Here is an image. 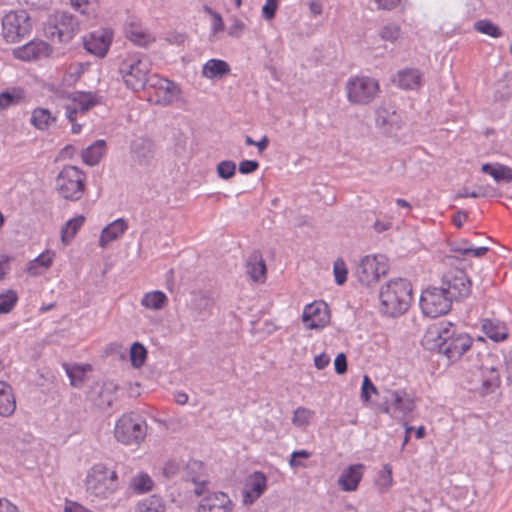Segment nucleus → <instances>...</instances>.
I'll list each match as a JSON object with an SVG mask.
<instances>
[{
	"instance_id": "obj_10",
	"label": "nucleus",
	"mask_w": 512,
	"mask_h": 512,
	"mask_svg": "<svg viewBox=\"0 0 512 512\" xmlns=\"http://www.w3.org/2000/svg\"><path fill=\"white\" fill-rule=\"evenodd\" d=\"M454 300L441 287H428L420 297V307L426 316L436 318L449 312Z\"/></svg>"
},
{
	"instance_id": "obj_58",
	"label": "nucleus",
	"mask_w": 512,
	"mask_h": 512,
	"mask_svg": "<svg viewBox=\"0 0 512 512\" xmlns=\"http://www.w3.org/2000/svg\"><path fill=\"white\" fill-rule=\"evenodd\" d=\"M329 363H330V357L325 353L316 355L314 358V365L319 370L326 368L329 365Z\"/></svg>"
},
{
	"instance_id": "obj_24",
	"label": "nucleus",
	"mask_w": 512,
	"mask_h": 512,
	"mask_svg": "<svg viewBox=\"0 0 512 512\" xmlns=\"http://www.w3.org/2000/svg\"><path fill=\"white\" fill-rule=\"evenodd\" d=\"M481 328L486 337L494 342H502L508 337L507 325L499 319H483Z\"/></svg>"
},
{
	"instance_id": "obj_16",
	"label": "nucleus",
	"mask_w": 512,
	"mask_h": 512,
	"mask_svg": "<svg viewBox=\"0 0 512 512\" xmlns=\"http://www.w3.org/2000/svg\"><path fill=\"white\" fill-rule=\"evenodd\" d=\"M329 319L327 305L322 301H314L304 307L302 321L309 329L323 328Z\"/></svg>"
},
{
	"instance_id": "obj_45",
	"label": "nucleus",
	"mask_w": 512,
	"mask_h": 512,
	"mask_svg": "<svg viewBox=\"0 0 512 512\" xmlns=\"http://www.w3.org/2000/svg\"><path fill=\"white\" fill-rule=\"evenodd\" d=\"M313 415L314 412L312 410L305 407H298L293 412L292 423L296 427H305L309 425Z\"/></svg>"
},
{
	"instance_id": "obj_55",
	"label": "nucleus",
	"mask_w": 512,
	"mask_h": 512,
	"mask_svg": "<svg viewBox=\"0 0 512 512\" xmlns=\"http://www.w3.org/2000/svg\"><path fill=\"white\" fill-rule=\"evenodd\" d=\"M63 512H93L76 501L66 500Z\"/></svg>"
},
{
	"instance_id": "obj_12",
	"label": "nucleus",
	"mask_w": 512,
	"mask_h": 512,
	"mask_svg": "<svg viewBox=\"0 0 512 512\" xmlns=\"http://www.w3.org/2000/svg\"><path fill=\"white\" fill-rule=\"evenodd\" d=\"M441 289L453 300H461L471 293V281L461 268H451L443 273Z\"/></svg>"
},
{
	"instance_id": "obj_32",
	"label": "nucleus",
	"mask_w": 512,
	"mask_h": 512,
	"mask_svg": "<svg viewBox=\"0 0 512 512\" xmlns=\"http://www.w3.org/2000/svg\"><path fill=\"white\" fill-rule=\"evenodd\" d=\"M25 99V91L23 88L14 86L7 88L0 93V110H6L10 107L17 106Z\"/></svg>"
},
{
	"instance_id": "obj_15",
	"label": "nucleus",
	"mask_w": 512,
	"mask_h": 512,
	"mask_svg": "<svg viewBox=\"0 0 512 512\" xmlns=\"http://www.w3.org/2000/svg\"><path fill=\"white\" fill-rule=\"evenodd\" d=\"M267 489V477L261 471H255L245 478L242 488V502L253 504Z\"/></svg>"
},
{
	"instance_id": "obj_31",
	"label": "nucleus",
	"mask_w": 512,
	"mask_h": 512,
	"mask_svg": "<svg viewBox=\"0 0 512 512\" xmlns=\"http://www.w3.org/2000/svg\"><path fill=\"white\" fill-rule=\"evenodd\" d=\"M230 72L229 64L221 59H209L202 69V74L208 79L222 78Z\"/></svg>"
},
{
	"instance_id": "obj_46",
	"label": "nucleus",
	"mask_w": 512,
	"mask_h": 512,
	"mask_svg": "<svg viewBox=\"0 0 512 512\" xmlns=\"http://www.w3.org/2000/svg\"><path fill=\"white\" fill-rule=\"evenodd\" d=\"M217 175L223 179L228 180L232 178L236 173V164L232 160H223L217 164L216 167Z\"/></svg>"
},
{
	"instance_id": "obj_25",
	"label": "nucleus",
	"mask_w": 512,
	"mask_h": 512,
	"mask_svg": "<svg viewBox=\"0 0 512 512\" xmlns=\"http://www.w3.org/2000/svg\"><path fill=\"white\" fill-rule=\"evenodd\" d=\"M247 274L255 282H264L266 279V263L260 252L250 254L246 263Z\"/></svg>"
},
{
	"instance_id": "obj_41",
	"label": "nucleus",
	"mask_w": 512,
	"mask_h": 512,
	"mask_svg": "<svg viewBox=\"0 0 512 512\" xmlns=\"http://www.w3.org/2000/svg\"><path fill=\"white\" fill-rule=\"evenodd\" d=\"M204 11L206 13H208L211 17V23H210V39L211 40H216L219 38V33L220 32H223L224 29H225V24H224V21L222 19V16L212 10L210 7L208 6H204Z\"/></svg>"
},
{
	"instance_id": "obj_2",
	"label": "nucleus",
	"mask_w": 512,
	"mask_h": 512,
	"mask_svg": "<svg viewBox=\"0 0 512 512\" xmlns=\"http://www.w3.org/2000/svg\"><path fill=\"white\" fill-rule=\"evenodd\" d=\"M72 9L82 17L81 21L91 24L96 19V4L98 2H70ZM80 20L76 16L57 11L50 15L44 24L45 36L54 43L71 41L79 30Z\"/></svg>"
},
{
	"instance_id": "obj_30",
	"label": "nucleus",
	"mask_w": 512,
	"mask_h": 512,
	"mask_svg": "<svg viewBox=\"0 0 512 512\" xmlns=\"http://www.w3.org/2000/svg\"><path fill=\"white\" fill-rule=\"evenodd\" d=\"M15 409L16 401L11 386L4 381H0V415L8 417L14 413Z\"/></svg>"
},
{
	"instance_id": "obj_50",
	"label": "nucleus",
	"mask_w": 512,
	"mask_h": 512,
	"mask_svg": "<svg viewBox=\"0 0 512 512\" xmlns=\"http://www.w3.org/2000/svg\"><path fill=\"white\" fill-rule=\"evenodd\" d=\"M400 27L396 24L385 25L380 31L381 39L389 42H395L400 36Z\"/></svg>"
},
{
	"instance_id": "obj_19",
	"label": "nucleus",
	"mask_w": 512,
	"mask_h": 512,
	"mask_svg": "<svg viewBox=\"0 0 512 512\" xmlns=\"http://www.w3.org/2000/svg\"><path fill=\"white\" fill-rule=\"evenodd\" d=\"M376 123L392 133L401 128L402 116L393 106H381L376 111Z\"/></svg>"
},
{
	"instance_id": "obj_39",
	"label": "nucleus",
	"mask_w": 512,
	"mask_h": 512,
	"mask_svg": "<svg viewBox=\"0 0 512 512\" xmlns=\"http://www.w3.org/2000/svg\"><path fill=\"white\" fill-rule=\"evenodd\" d=\"M500 385V375L494 367H484L482 371V386L486 392L493 391Z\"/></svg>"
},
{
	"instance_id": "obj_26",
	"label": "nucleus",
	"mask_w": 512,
	"mask_h": 512,
	"mask_svg": "<svg viewBox=\"0 0 512 512\" xmlns=\"http://www.w3.org/2000/svg\"><path fill=\"white\" fill-rule=\"evenodd\" d=\"M54 256L55 253L53 251L45 250L28 262L26 272L33 277L42 275L51 267Z\"/></svg>"
},
{
	"instance_id": "obj_43",
	"label": "nucleus",
	"mask_w": 512,
	"mask_h": 512,
	"mask_svg": "<svg viewBox=\"0 0 512 512\" xmlns=\"http://www.w3.org/2000/svg\"><path fill=\"white\" fill-rule=\"evenodd\" d=\"M131 486L135 492L142 494L152 489L153 480L147 473L141 472L132 478Z\"/></svg>"
},
{
	"instance_id": "obj_47",
	"label": "nucleus",
	"mask_w": 512,
	"mask_h": 512,
	"mask_svg": "<svg viewBox=\"0 0 512 512\" xmlns=\"http://www.w3.org/2000/svg\"><path fill=\"white\" fill-rule=\"evenodd\" d=\"M377 485L382 491L388 490L393 485L392 468L389 464H385L380 471Z\"/></svg>"
},
{
	"instance_id": "obj_14",
	"label": "nucleus",
	"mask_w": 512,
	"mask_h": 512,
	"mask_svg": "<svg viewBox=\"0 0 512 512\" xmlns=\"http://www.w3.org/2000/svg\"><path fill=\"white\" fill-rule=\"evenodd\" d=\"M113 39L110 29H98L83 37L84 49L99 58L106 56Z\"/></svg>"
},
{
	"instance_id": "obj_53",
	"label": "nucleus",
	"mask_w": 512,
	"mask_h": 512,
	"mask_svg": "<svg viewBox=\"0 0 512 512\" xmlns=\"http://www.w3.org/2000/svg\"><path fill=\"white\" fill-rule=\"evenodd\" d=\"M259 168V163L256 160H242L239 163V172L241 174H251Z\"/></svg>"
},
{
	"instance_id": "obj_36",
	"label": "nucleus",
	"mask_w": 512,
	"mask_h": 512,
	"mask_svg": "<svg viewBox=\"0 0 512 512\" xmlns=\"http://www.w3.org/2000/svg\"><path fill=\"white\" fill-rule=\"evenodd\" d=\"M165 503L157 495H151L137 502L134 512H165Z\"/></svg>"
},
{
	"instance_id": "obj_22",
	"label": "nucleus",
	"mask_w": 512,
	"mask_h": 512,
	"mask_svg": "<svg viewBox=\"0 0 512 512\" xmlns=\"http://www.w3.org/2000/svg\"><path fill=\"white\" fill-rule=\"evenodd\" d=\"M129 228L124 218H118L106 225L99 237V246L106 248L111 242L118 240Z\"/></svg>"
},
{
	"instance_id": "obj_11",
	"label": "nucleus",
	"mask_w": 512,
	"mask_h": 512,
	"mask_svg": "<svg viewBox=\"0 0 512 512\" xmlns=\"http://www.w3.org/2000/svg\"><path fill=\"white\" fill-rule=\"evenodd\" d=\"M346 92L349 102L368 104L379 92V83L374 78L367 76L351 77L346 83Z\"/></svg>"
},
{
	"instance_id": "obj_34",
	"label": "nucleus",
	"mask_w": 512,
	"mask_h": 512,
	"mask_svg": "<svg viewBox=\"0 0 512 512\" xmlns=\"http://www.w3.org/2000/svg\"><path fill=\"white\" fill-rule=\"evenodd\" d=\"M168 302V298L166 294L160 290H153L147 292L141 298V305L149 310H160L162 309Z\"/></svg>"
},
{
	"instance_id": "obj_59",
	"label": "nucleus",
	"mask_w": 512,
	"mask_h": 512,
	"mask_svg": "<svg viewBox=\"0 0 512 512\" xmlns=\"http://www.w3.org/2000/svg\"><path fill=\"white\" fill-rule=\"evenodd\" d=\"M11 261V257L6 254H2L0 256V281L5 277V275L9 271V262Z\"/></svg>"
},
{
	"instance_id": "obj_18",
	"label": "nucleus",
	"mask_w": 512,
	"mask_h": 512,
	"mask_svg": "<svg viewBox=\"0 0 512 512\" xmlns=\"http://www.w3.org/2000/svg\"><path fill=\"white\" fill-rule=\"evenodd\" d=\"M233 503L224 492H209L199 501L197 512H231Z\"/></svg>"
},
{
	"instance_id": "obj_33",
	"label": "nucleus",
	"mask_w": 512,
	"mask_h": 512,
	"mask_svg": "<svg viewBox=\"0 0 512 512\" xmlns=\"http://www.w3.org/2000/svg\"><path fill=\"white\" fill-rule=\"evenodd\" d=\"M391 403L395 410L406 415L415 408L414 400L404 390H394L390 393Z\"/></svg>"
},
{
	"instance_id": "obj_60",
	"label": "nucleus",
	"mask_w": 512,
	"mask_h": 512,
	"mask_svg": "<svg viewBox=\"0 0 512 512\" xmlns=\"http://www.w3.org/2000/svg\"><path fill=\"white\" fill-rule=\"evenodd\" d=\"M470 247H471L470 242L463 240L458 243H455L453 250L457 253L464 255V256H468Z\"/></svg>"
},
{
	"instance_id": "obj_51",
	"label": "nucleus",
	"mask_w": 512,
	"mask_h": 512,
	"mask_svg": "<svg viewBox=\"0 0 512 512\" xmlns=\"http://www.w3.org/2000/svg\"><path fill=\"white\" fill-rule=\"evenodd\" d=\"M377 389L371 379L365 375L362 381L361 386V399L363 402H369L371 398V394H376Z\"/></svg>"
},
{
	"instance_id": "obj_3",
	"label": "nucleus",
	"mask_w": 512,
	"mask_h": 512,
	"mask_svg": "<svg viewBox=\"0 0 512 512\" xmlns=\"http://www.w3.org/2000/svg\"><path fill=\"white\" fill-rule=\"evenodd\" d=\"M380 311L390 317L404 314L412 301V287L408 280L396 278L381 286L379 292Z\"/></svg>"
},
{
	"instance_id": "obj_54",
	"label": "nucleus",
	"mask_w": 512,
	"mask_h": 512,
	"mask_svg": "<svg viewBox=\"0 0 512 512\" xmlns=\"http://www.w3.org/2000/svg\"><path fill=\"white\" fill-rule=\"evenodd\" d=\"M79 114H82L80 109L72 101L65 106V116L70 123L75 122Z\"/></svg>"
},
{
	"instance_id": "obj_40",
	"label": "nucleus",
	"mask_w": 512,
	"mask_h": 512,
	"mask_svg": "<svg viewBox=\"0 0 512 512\" xmlns=\"http://www.w3.org/2000/svg\"><path fill=\"white\" fill-rule=\"evenodd\" d=\"M19 300L18 294L13 289H7L0 293V314L10 313Z\"/></svg>"
},
{
	"instance_id": "obj_48",
	"label": "nucleus",
	"mask_w": 512,
	"mask_h": 512,
	"mask_svg": "<svg viewBox=\"0 0 512 512\" xmlns=\"http://www.w3.org/2000/svg\"><path fill=\"white\" fill-rule=\"evenodd\" d=\"M333 273L335 277V282L338 285H342L347 280L348 270L346 268V264L343 259L338 258L333 265Z\"/></svg>"
},
{
	"instance_id": "obj_7",
	"label": "nucleus",
	"mask_w": 512,
	"mask_h": 512,
	"mask_svg": "<svg viewBox=\"0 0 512 512\" xmlns=\"http://www.w3.org/2000/svg\"><path fill=\"white\" fill-rule=\"evenodd\" d=\"M86 175L76 166H65L56 178L59 195L70 201H78L84 193Z\"/></svg>"
},
{
	"instance_id": "obj_5",
	"label": "nucleus",
	"mask_w": 512,
	"mask_h": 512,
	"mask_svg": "<svg viewBox=\"0 0 512 512\" xmlns=\"http://www.w3.org/2000/svg\"><path fill=\"white\" fill-rule=\"evenodd\" d=\"M151 62L145 55H128L120 64L119 71L126 86L134 91L143 90L149 82Z\"/></svg>"
},
{
	"instance_id": "obj_29",
	"label": "nucleus",
	"mask_w": 512,
	"mask_h": 512,
	"mask_svg": "<svg viewBox=\"0 0 512 512\" xmlns=\"http://www.w3.org/2000/svg\"><path fill=\"white\" fill-rule=\"evenodd\" d=\"M105 152L106 142L105 140L99 139L85 148L81 153V157L85 164L95 166L100 162Z\"/></svg>"
},
{
	"instance_id": "obj_56",
	"label": "nucleus",
	"mask_w": 512,
	"mask_h": 512,
	"mask_svg": "<svg viewBox=\"0 0 512 512\" xmlns=\"http://www.w3.org/2000/svg\"><path fill=\"white\" fill-rule=\"evenodd\" d=\"M334 367L337 374H344L347 371V359L343 353L336 356Z\"/></svg>"
},
{
	"instance_id": "obj_37",
	"label": "nucleus",
	"mask_w": 512,
	"mask_h": 512,
	"mask_svg": "<svg viewBox=\"0 0 512 512\" xmlns=\"http://www.w3.org/2000/svg\"><path fill=\"white\" fill-rule=\"evenodd\" d=\"M85 217L78 215L68 220L61 229V241L65 245L69 244L75 237L79 229L84 225Z\"/></svg>"
},
{
	"instance_id": "obj_21",
	"label": "nucleus",
	"mask_w": 512,
	"mask_h": 512,
	"mask_svg": "<svg viewBox=\"0 0 512 512\" xmlns=\"http://www.w3.org/2000/svg\"><path fill=\"white\" fill-rule=\"evenodd\" d=\"M125 34L129 41L142 47L154 41V37L142 28L141 22L135 17H129L127 19Z\"/></svg>"
},
{
	"instance_id": "obj_64",
	"label": "nucleus",
	"mask_w": 512,
	"mask_h": 512,
	"mask_svg": "<svg viewBox=\"0 0 512 512\" xmlns=\"http://www.w3.org/2000/svg\"><path fill=\"white\" fill-rule=\"evenodd\" d=\"M192 481L195 484L194 493L196 495H201L204 492L205 480L192 478Z\"/></svg>"
},
{
	"instance_id": "obj_28",
	"label": "nucleus",
	"mask_w": 512,
	"mask_h": 512,
	"mask_svg": "<svg viewBox=\"0 0 512 512\" xmlns=\"http://www.w3.org/2000/svg\"><path fill=\"white\" fill-rule=\"evenodd\" d=\"M481 171L490 175L497 183H510L512 181V168L499 163H485Z\"/></svg>"
},
{
	"instance_id": "obj_63",
	"label": "nucleus",
	"mask_w": 512,
	"mask_h": 512,
	"mask_svg": "<svg viewBox=\"0 0 512 512\" xmlns=\"http://www.w3.org/2000/svg\"><path fill=\"white\" fill-rule=\"evenodd\" d=\"M488 251V248L487 247H484V246H481V247H473L471 245L470 249H469V255L468 256H473V257H482L484 256Z\"/></svg>"
},
{
	"instance_id": "obj_38",
	"label": "nucleus",
	"mask_w": 512,
	"mask_h": 512,
	"mask_svg": "<svg viewBox=\"0 0 512 512\" xmlns=\"http://www.w3.org/2000/svg\"><path fill=\"white\" fill-rule=\"evenodd\" d=\"M64 369L67 376L70 379V383L73 387L79 388L84 382L85 375L91 370L90 365H73L64 364Z\"/></svg>"
},
{
	"instance_id": "obj_42",
	"label": "nucleus",
	"mask_w": 512,
	"mask_h": 512,
	"mask_svg": "<svg viewBox=\"0 0 512 512\" xmlns=\"http://www.w3.org/2000/svg\"><path fill=\"white\" fill-rule=\"evenodd\" d=\"M474 29L484 35L492 38H499L502 36L501 29L492 21L487 19H480L474 23Z\"/></svg>"
},
{
	"instance_id": "obj_13",
	"label": "nucleus",
	"mask_w": 512,
	"mask_h": 512,
	"mask_svg": "<svg viewBox=\"0 0 512 512\" xmlns=\"http://www.w3.org/2000/svg\"><path fill=\"white\" fill-rule=\"evenodd\" d=\"M385 258L382 255H366L359 261L355 275L363 285L376 282L386 272Z\"/></svg>"
},
{
	"instance_id": "obj_52",
	"label": "nucleus",
	"mask_w": 512,
	"mask_h": 512,
	"mask_svg": "<svg viewBox=\"0 0 512 512\" xmlns=\"http://www.w3.org/2000/svg\"><path fill=\"white\" fill-rule=\"evenodd\" d=\"M311 456V453L307 450H295L291 454L289 465L292 468L303 467L304 464L299 460L301 458L307 459Z\"/></svg>"
},
{
	"instance_id": "obj_44",
	"label": "nucleus",
	"mask_w": 512,
	"mask_h": 512,
	"mask_svg": "<svg viewBox=\"0 0 512 512\" xmlns=\"http://www.w3.org/2000/svg\"><path fill=\"white\" fill-rule=\"evenodd\" d=\"M147 357L146 348L139 342L132 344L130 348V361L133 367L140 368Z\"/></svg>"
},
{
	"instance_id": "obj_17",
	"label": "nucleus",
	"mask_w": 512,
	"mask_h": 512,
	"mask_svg": "<svg viewBox=\"0 0 512 512\" xmlns=\"http://www.w3.org/2000/svg\"><path fill=\"white\" fill-rule=\"evenodd\" d=\"M154 153V144L148 138L137 137L130 144V156L137 166H149L154 158Z\"/></svg>"
},
{
	"instance_id": "obj_9",
	"label": "nucleus",
	"mask_w": 512,
	"mask_h": 512,
	"mask_svg": "<svg viewBox=\"0 0 512 512\" xmlns=\"http://www.w3.org/2000/svg\"><path fill=\"white\" fill-rule=\"evenodd\" d=\"M143 90L149 102L163 106L177 101L180 95V89L174 82L157 74L150 75L149 82Z\"/></svg>"
},
{
	"instance_id": "obj_20",
	"label": "nucleus",
	"mask_w": 512,
	"mask_h": 512,
	"mask_svg": "<svg viewBox=\"0 0 512 512\" xmlns=\"http://www.w3.org/2000/svg\"><path fill=\"white\" fill-rule=\"evenodd\" d=\"M363 471L364 465L360 463L352 464L345 468L338 478V485L341 490L345 492L357 490L363 477Z\"/></svg>"
},
{
	"instance_id": "obj_35",
	"label": "nucleus",
	"mask_w": 512,
	"mask_h": 512,
	"mask_svg": "<svg viewBox=\"0 0 512 512\" xmlns=\"http://www.w3.org/2000/svg\"><path fill=\"white\" fill-rule=\"evenodd\" d=\"M71 101L80 109L81 113H85L90 108L99 103L100 98L92 92L76 91L71 97Z\"/></svg>"
},
{
	"instance_id": "obj_8",
	"label": "nucleus",
	"mask_w": 512,
	"mask_h": 512,
	"mask_svg": "<svg viewBox=\"0 0 512 512\" xmlns=\"http://www.w3.org/2000/svg\"><path fill=\"white\" fill-rule=\"evenodd\" d=\"M31 30V19L25 10L10 11L2 19V35L7 43L20 42Z\"/></svg>"
},
{
	"instance_id": "obj_23",
	"label": "nucleus",
	"mask_w": 512,
	"mask_h": 512,
	"mask_svg": "<svg viewBox=\"0 0 512 512\" xmlns=\"http://www.w3.org/2000/svg\"><path fill=\"white\" fill-rule=\"evenodd\" d=\"M422 73L416 68L399 70L393 82L403 90H417L422 86Z\"/></svg>"
},
{
	"instance_id": "obj_1",
	"label": "nucleus",
	"mask_w": 512,
	"mask_h": 512,
	"mask_svg": "<svg viewBox=\"0 0 512 512\" xmlns=\"http://www.w3.org/2000/svg\"><path fill=\"white\" fill-rule=\"evenodd\" d=\"M471 345L468 334L457 333L455 325L445 321L430 325L422 338L425 349L443 354L451 362L458 360Z\"/></svg>"
},
{
	"instance_id": "obj_49",
	"label": "nucleus",
	"mask_w": 512,
	"mask_h": 512,
	"mask_svg": "<svg viewBox=\"0 0 512 512\" xmlns=\"http://www.w3.org/2000/svg\"><path fill=\"white\" fill-rule=\"evenodd\" d=\"M246 31V24L243 20L234 17L227 29L228 36L232 38H241Z\"/></svg>"
},
{
	"instance_id": "obj_4",
	"label": "nucleus",
	"mask_w": 512,
	"mask_h": 512,
	"mask_svg": "<svg viewBox=\"0 0 512 512\" xmlns=\"http://www.w3.org/2000/svg\"><path fill=\"white\" fill-rule=\"evenodd\" d=\"M84 485L91 500L109 499L119 487L117 472L106 464L96 463L87 471Z\"/></svg>"
},
{
	"instance_id": "obj_61",
	"label": "nucleus",
	"mask_w": 512,
	"mask_h": 512,
	"mask_svg": "<svg viewBox=\"0 0 512 512\" xmlns=\"http://www.w3.org/2000/svg\"><path fill=\"white\" fill-rule=\"evenodd\" d=\"M0 512H18V508L7 498H0Z\"/></svg>"
},
{
	"instance_id": "obj_27",
	"label": "nucleus",
	"mask_w": 512,
	"mask_h": 512,
	"mask_svg": "<svg viewBox=\"0 0 512 512\" xmlns=\"http://www.w3.org/2000/svg\"><path fill=\"white\" fill-rule=\"evenodd\" d=\"M56 120V116L49 109L43 107H36L31 112L30 123L35 129L40 131L48 130L56 123Z\"/></svg>"
},
{
	"instance_id": "obj_62",
	"label": "nucleus",
	"mask_w": 512,
	"mask_h": 512,
	"mask_svg": "<svg viewBox=\"0 0 512 512\" xmlns=\"http://www.w3.org/2000/svg\"><path fill=\"white\" fill-rule=\"evenodd\" d=\"M392 227V222L390 221H383V220H376L373 224V228L375 232L382 233L384 231L389 230Z\"/></svg>"
},
{
	"instance_id": "obj_57",
	"label": "nucleus",
	"mask_w": 512,
	"mask_h": 512,
	"mask_svg": "<svg viewBox=\"0 0 512 512\" xmlns=\"http://www.w3.org/2000/svg\"><path fill=\"white\" fill-rule=\"evenodd\" d=\"M278 8V2H265L262 8L263 17L267 20L272 19L275 16V12Z\"/></svg>"
},
{
	"instance_id": "obj_6",
	"label": "nucleus",
	"mask_w": 512,
	"mask_h": 512,
	"mask_svg": "<svg viewBox=\"0 0 512 512\" xmlns=\"http://www.w3.org/2000/svg\"><path fill=\"white\" fill-rule=\"evenodd\" d=\"M147 432L145 421L136 413L123 414L114 427V435L117 441L124 445L140 444Z\"/></svg>"
}]
</instances>
